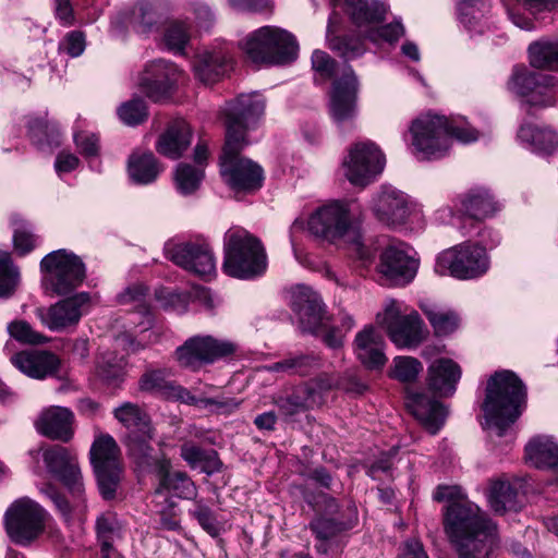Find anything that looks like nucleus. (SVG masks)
Returning <instances> with one entry per match:
<instances>
[{
	"label": "nucleus",
	"instance_id": "1",
	"mask_svg": "<svg viewBox=\"0 0 558 558\" xmlns=\"http://www.w3.org/2000/svg\"><path fill=\"white\" fill-rule=\"evenodd\" d=\"M265 111V99L260 94L240 95L223 109L226 143L220 158V172L234 191L254 192L264 181V171L251 159L240 157L248 144L246 132L253 128Z\"/></svg>",
	"mask_w": 558,
	"mask_h": 558
},
{
	"label": "nucleus",
	"instance_id": "2",
	"mask_svg": "<svg viewBox=\"0 0 558 558\" xmlns=\"http://www.w3.org/2000/svg\"><path fill=\"white\" fill-rule=\"evenodd\" d=\"M444 525L460 558H495L497 526L474 502L449 504Z\"/></svg>",
	"mask_w": 558,
	"mask_h": 558
},
{
	"label": "nucleus",
	"instance_id": "3",
	"mask_svg": "<svg viewBox=\"0 0 558 558\" xmlns=\"http://www.w3.org/2000/svg\"><path fill=\"white\" fill-rule=\"evenodd\" d=\"M526 407V388L511 371L496 372L487 381L482 405L484 427L502 437Z\"/></svg>",
	"mask_w": 558,
	"mask_h": 558
},
{
	"label": "nucleus",
	"instance_id": "4",
	"mask_svg": "<svg viewBox=\"0 0 558 558\" xmlns=\"http://www.w3.org/2000/svg\"><path fill=\"white\" fill-rule=\"evenodd\" d=\"M412 145L421 159L444 157L451 140L463 144L478 140V132L464 120H449L444 116L427 113L414 120L410 126Z\"/></svg>",
	"mask_w": 558,
	"mask_h": 558
},
{
	"label": "nucleus",
	"instance_id": "5",
	"mask_svg": "<svg viewBox=\"0 0 558 558\" xmlns=\"http://www.w3.org/2000/svg\"><path fill=\"white\" fill-rule=\"evenodd\" d=\"M222 270L230 277L250 280L265 274L267 254L260 240L242 228H230L223 238Z\"/></svg>",
	"mask_w": 558,
	"mask_h": 558
},
{
	"label": "nucleus",
	"instance_id": "6",
	"mask_svg": "<svg viewBox=\"0 0 558 558\" xmlns=\"http://www.w3.org/2000/svg\"><path fill=\"white\" fill-rule=\"evenodd\" d=\"M250 60L262 64H287L298 57V44L293 35L275 26H263L242 43Z\"/></svg>",
	"mask_w": 558,
	"mask_h": 558
},
{
	"label": "nucleus",
	"instance_id": "7",
	"mask_svg": "<svg viewBox=\"0 0 558 558\" xmlns=\"http://www.w3.org/2000/svg\"><path fill=\"white\" fill-rule=\"evenodd\" d=\"M40 270L44 288L54 295L70 294L86 277L81 257L64 248L47 254L40 262Z\"/></svg>",
	"mask_w": 558,
	"mask_h": 558
},
{
	"label": "nucleus",
	"instance_id": "8",
	"mask_svg": "<svg viewBox=\"0 0 558 558\" xmlns=\"http://www.w3.org/2000/svg\"><path fill=\"white\" fill-rule=\"evenodd\" d=\"M489 256L484 246L463 242L442 251L436 258L435 271L457 279L469 280L482 277L489 269Z\"/></svg>",
	"mask_w": 558,
	"mask_h": 558
},
{
	"label": "nucleus",
	"instance_id": "9",
	"mask_svg": "<svg viewBox=\"0 0 558 558\" xmlns=\"http://www.w3.org/2000/svg\"><path fill=\"white\" fill-rule=\"evenodd\" d=\"M376 322L386 329L390 340L400 349L417 348L428 336V329L416 311L403 314L398 302L390 300Z\"/></svg>",
	"mask_w": 558,
	"mask_h": 558
},
{
	"label": "nucleus",
	"instance_id": "10",
	"mask_svg": "<svg viewBox=\"0 0 558 558\" xmlns=\"http://www.w3.org/2000/svg\"><path fill=\"white\" fill-rule=\"evenodd\" d=\"M48 518V512L38 502L22 497L7 509L4 529L12 542L27 545L45 531Z\"/></svg>",
	"mask_w": 558,
	"mask_h": 558
},
{
	"label": "nucleus",
	"instance_id": "11",
	"mask_svg": "<svg viewBox=\"0 0 558 558\" xmlns=\"http://www.w3.org/2000/svg\"><path fill=\"white\" fill-rule=\"evenodd\" d=\"M90 462L97 477L101 496L109 500L116 495L121 480V452L109 434L97 436L90 448Z\"/></svg>",
	"mask_w": 558,
	"mask_h": 558
},
{
	"label": "nucleus",
	"instance_id": "12",
	"mask_svg": "<svg viewBox=\"0 0 558 558\" xmlns=\"http://www.w3.org/2000/svg\"><path fill=\"white\" fill-rule=\"evenodd\" d=\"M234 343L211 336H194L177 348L174 354L179 365L193 372L235 352Z\"/></svg>",
	"mask_w": 558,
	"mask_h": 558
},
{
	"label": "nucleus",
	"instance_id": "13",
	"mask_svg": "<svg viewBox=\"0 0 558 558\" xmlns=\"http://www.w3.org/2000/svg\"><path fill=\"white\" fill-rule=\"evenodd\" d=\"M385 156L373 142L355 143L343 160L345 178L353 185L366 186L373 182L385 167Z\"/></svg>",
	"mask_w": 558,
	"mask_h": 558
},
{
	"label": "nucleus",
	"instance_id": "14",
	"mask_svg": "<svg viewBox=\"0 0 558 558\" xmlns=\"http://www.w3.org/2000/svg\"><path fill=\"white\" fill-rule=\"evenodd\" d=\"M553 85V76L531 71L525 66H515L509 82V88L525 98L530 107L535 108L555 105Z\"/></svg>",
	"mask_w": 558,
	"mask_h": 558
},
{
	"label": "nucleus",
	"instance_id": "15",
	"mask_svg": "<svg viewBox=\"0 0 558 558\" xmlns=\"http://www.w3.org/2000/svg\"><path fill=\"white\" fill-rule=\"evenodd\" d=\"M183 72L172 62L155 60L138 76V87L154 101L168 99L183 80Z\"/></svg>",
	"mask_w": 558,
	"mask_h": 558
},
{
	"label": "nucleus",
	"instance_id": "16",
	"mask_svg": "<svg viewBox=\"0 0 558 558\" xmlns=\"http://www.w3.org/2000/svg\"><path fill=\"white\" fill-rule=\"evenodd\" d=\"M350 226L349 209L339 202L319 207L307 220L310 233L328 243H336L342 239Z\"/></svg>",
	"mask_w": 558,
	"mask_h": 558
},
{
	"label": "nucleus",
	"instance_id": "17",
	"mask_svg": "<svg viewBox=\"0 0 558 558\" xmlns=\"http://www.w3.org/2000/svg\"><path fill=\"white\" fill-rule=\"evenodd\" d=\"M165 254L175 265L197 276L210 277L216 272V259L206 243L167 242Z\"/></svg>",
	"mask_w": 558,
	"mask_h": 558
},
{
	"label": "nucleus",
	"instance_id": "18",
	"mask_svg": "<svg viewBox=\"0 0 558 558\" xmlns=\"http://www.w3.org/2000/svg\"><path fill=\"white\" fill-rule=\"evenodd\" d=\"M90 302L87 292L75 293L72 296L58 301L49 307H38L36 316L51 331H63L76 326Z\"/></svg>",
	"mask_w": 558,
	"mask_h": 558
},
{
	"label": "nucleus",
	"instance_id": "19",
	"mask_svg": "<svg viewBox=\"0 0 558 558\" xmlns=\"http://www.w3.org/2000/svg\"><path fill=\"white\" fill-rule=\"evenodd\" d=\"M420 262L404 243L390 244L380 254L378 272L393 284L404 286L416 276Z\"/></svg>",
	"mask_w": 558,
	"mask_h": 558
},
{
	"label": "nucleus",
	"instance_id": "20",
	"mask_svg": "<svg viewBox=\"0 0 558 558\" xmlns=\"http://www.w3.org/2000/svg\"><path fill=\"white\" fill-rule=\"evenodd\" d=\"M43 460L48 472L59 480L73 494L84 492L82 473L77 458L68 448L56 445L43 451Z\"/></svg>",
	"mask_w": 558,
	"mask_h": 558
},
{
	"label": "nucleus",
	"instance_id": "21",
	"mask_svg": "<svg viewBox=\"0 0 558 558\" xmlns=\"http://www.w3.org/2000/svg\"><path fill=\"white\" fill-rule=\"evenodd\" d=\"M359 82L352 68L345 65L340 77H336L330 92L329 112L337 124L351 121L356 116Z\"/></svg>",
	"mask_w": 558,
	"mask_h": 558
},
{
	"label": "nucleus",
	"instance_id": "22",
	"mask_svg": "<svg viewBox=\"0 0 558 558\" xmlns=\"http://www.w3.org/2000/svg\"><path fill=\"white\" fill-rule=\"evenodd\" d=\"M290 304L304 332L317 335L323 328L324 305L320 296L310 287L299 284L290 290Z\"/></svg>",
	"mask_w": 558,
	"mask_h": 558
},
{
	"label": "nucleus",
	"instance_id": "23",
	"mask_svg": "<svg viewBox=\"0 0 558 558\" xmlns=\"http://www.w3.org/2000/svg\"><path fill=\"white\" fill-rule=\"evenodd\" d=\"M372 209L376 218L387 226L403 225L410 214L405 194L391 186H384L374 197Z\"/></svg>",
	"mask_w": 558,
	"mask_h": 558
},
{
	"label": "nucleus",
	"instance_id": "24",
	"mask_svg": "<svg viewBox=\"0 0 558 558\" xmlns=\"http://www.w3.org/2000/svg\"><path fill=\"white\" fill-rule=\"evenodd\" d=\"M353 345L357 360L366 368L378 369L386 364L387 357L384 353V339L373 326H365L359 331Z\"/></svg>",
	"mask_w": 558,
	"mask_h": 558
},
{
	"label": "nucleus",
	"instance_id": "25",
	"mask_svg": "<svg viewBox=\"0 0 558 558\" xmlns=\"http://www.w3.org/2000/svg\"><path fill=\"white\" fill-rule=\"evenodd\" d=\"M74 415L63 407H49L41 411L35 422L37 432L50 439L69 441L72 438Z\"/></svg>",
	"mask_w": 558,
	"mask_h": 558
},
{
	"label": "nucleus",
	"instance_id": "26",
	"mask_svg": "<svg viewBox=\"0 0 558 558\" xmlns=\"http://www.w3.org/2000/svg\"><path fill=\"white\" fill-rule=\"evenodd\" d=\"M10 360L19 371L35 379L53 375L60 364L57 355L46 350L22 351L12 355Z\"/></svg>",
	"mask_w": 558,
	"mask_h": 558
},
{
	"label": "nucleus",
	"instance_id": "27",
	"mask_svg": "<svg viewBox=\"0 0 558 558\" xmlns=\"http://www.w3.org/2000/svg\"><path fill=\"white\" fill-rule=\"evenodd\" d=\"M407 407L421 424L430 433L436 434L445 424L448 411L444 404L425 393L408 397Z\"/></svg>",
	"mask_w": 558,
	"mask_h": 558
},
{
	"label": "nucleus",
	"instance_id": "28",
	"mask_svg": "<svg viewBox=\"0 0 558 558\" xmlns=\"http://www.w3.org/2000/svg\"><path fill=\"white\" fill-rule=\"evenodd\" d=\"M156 474L159 480L157 494L168 492L184 499H192L196 496L197 490L193 481L185 472H171L169 459L162 457L156 461Z\"/></svg>",
	"mask_w": 558,
	"mask_h": 558
},
{
	"label": "nucleus",
	"instance_id": "29",
	"mask_svg": "<svg viewBox=\"0 0 558 558\" xmlns=\"http://www.w3.org/2000/svg\"><path fill=\"white\" fill-rule=\"evenodd\" d=\"M454 208L464 216L482 220L492 217L499 209V205L487 190L477 187L459 195L454 201Z\"/></svg>",
	"mask_w": 558,
	"mask_h": 558
},
{
	"label": "nucleus",
	"instance_id": "30",
	"mask_svg": "<svg viewBox=\"0 0 558 558\" xmlns=\"http://www.w3.org/2000/svg\"><path fill=\"white\" fill-rule=\"evenodd\" d=\"M192 131L184 120H174L159 135L156 150L170 159H178L191 144Z\"/></svg>",
	"mask_w": 558,
	"mask_h": 558
},
{
	"label": "nucleus",
	"instance_id": "31",
	"mask_svg": "<svg viewBox=\"0 0 558 558\" xmlns=\"http://www.w3.org/2000/svg\"><path fill=\"white\" fill-rule=\"evenodd\" d=\"M461 378L460 366L450 359H439L428 367V387L439 397H450Z\"/></svg>",
	"mask_w": 558,
	"mask_h": 558
},
{
	"label": "nucleus",
	"instance_id": "32",
	"mask_svg": "<svg viewBox=\"0 0 558 558\" xmlns=\"http://www.w3.org/2000/svg\"><path fill=\"white\" fill-rule=\"evenodd\" d=\"M275 404L284 420H291L317 404V393L312 385L303 384L294 387L290 392L277 397Z\"/></svg>",
	"mask_w": 558,
	"mask_h": 558
},
{
	"label": "nucleus",
	"instance_id": "33",
	"mask_svg": "<svg viewBox=\"0 0 558 558\" xmlns=\"http://www.w3.org/2000/svg\"><path fill=\"white\" fill-rule=\"evenodd\" d=\"M232 58L226 49L206 51L194 63L195 76L204 84H213L231 68Z\"/></svg>",
	"mask_w": 558,
	"mask_h": 558
},
{
	"label": "nucleus",
	"instance_id": "34",
	"mask_svg": "<svg viewBox=\"0 0 558 558\" xmlns=\"http://www.w3.org/2000/svg\"><path fill=\"white\" fill-rule=\"evenodd\" d=\"M526 459L537 469L558 472V444L550 436H536L525 446Z\"/></svg>",
	"mask_w": 558,
	"mask_h": 558
},
{
	"label": "nucleus",
	"instance_id": "35",
	"mask_svg": "<svg viewBox=\"0 0 558 558\" xmlns=\"http://www.w3.org/2000/svg\"><path fill=\"white\" fill-rule=\"evenodd\" d=\"M489 13L488 0H461L458 4V19L470 33L483 34L488 29Z\"/></svg>",
	"mask_w": 558,
	"mask_h": 558
},
{
	"label": "nucleus",
	"instance_id": "36",
	"mask_svg": "<svg viewBox=\"0 0 558 558\" xmlns=\"http://www.w3.org/2000/svg\"><path fill=\"white\" fill-rule=\"evenodd\" d=\"M166 399L180 401L187 405H194L199 409L209 408L217 413H230L239 407L235 399H214V398H197L189 389L183 386L172 384Z\"/></svg>",
	"mask_w": 558,
	"mask_h": 558
},
{
	"label": "nucleus",
	"instance_id": "37",
	"mask_svg": "<svg viewBox=\"0 0 558 558\" xmlns=\"http://www.w3.org/2000/svg\"><path fill=\"white\" fill-rule=\"evenodd\" d=\"M161 171L162 167L151 151L136 150L129 157L128 172L137 184L153 183Z\"/></svg>",
	"mask_w": 558,
	"mask_h": 558
},
{
	"label": "nucleus",
	"instance_id": "38",
	"mask_svg": "<svg viewBox=\"0 0 558 558\" xmlns=\"http://www.w3.org/2000/svg\"><path fill=\"white\" fill-rule=\"evenodd\" d=\"M343 7L352 22L357 26L379 23L385 20L389 7L380 1L343 0Z\"/></svg>",
	"mask_w": 558,
	"mask_h": 558
},
{
	"label": "nucleus",
	"instance_id": "39",
	"mask_svg": "<svg viewBox=\"0 0 558 558\" xmlns=\"http://www.w3.org/2000/svg\"><path fill=\"white\" fill-rule=\"evenodd\" d=\"M518 138L542 154H553L558 148V134L547 126L522 124L518 131Z\"/></svg>",
	"mask_w": 558,
	"mask_h": 558
},
{
	"label": "nucleus",
	"instance_id": "40",
	"mask_svg": "<svg viewBox=\"0 0 558 558\" xmlns=\"http://www.w3.org/2000/svg\"><path fill=\"white\" fill-rule=\"evenodd\" d=\"M154 438V428L149 426L146 430H141L137 433H129L126 437V447L129 454L135 460V462L141 466H154L156 471V461L160 460L155 459L151 454L153 447L150 441Z\"/></svg>",
	"mask_w": 558,
	"mask_h": 558
},
{
	"label": "nucleus",
	"instance_id": "41",
	"mask_svg": "<svg viewBox=\"0 0 558 558\" xmlns=\"http://www.w3.org/2000/svg\"><path fill=\"white\" fill-rule=\"evenodd\" d=\"M488 502L497 514L519 509L518 493L508 481H492L488 490Z\"/></svg>",
	"mask_w": 558,
	"mask_h": 558
},
{
	"label": "nucleus",
	"instance_id": "42",
	"mask_svg": "<svg viewBox=\"0 0 558 558\" xmlns=\"http://www.w3.org/2000/svg\"><path fill=\"white\" fill-rule=\"evenodd\" d=\"M96 532L100 542L101 557L114 558L112 543L121 536V524L113 512H104L96 520Z\"/></svg>",
	"mask_w": 558,
	"mask_h": 558
},
{
	"label": "nucleus",
	"instance_id": "43",
	"mask_svg": "<svg viewBox=\"0 0 558 558\" xmlns=\"http://www.w3.org/2000/svg\"><path fill=\"white\" fill-rule=\"evenodd\" d=\"M530 64L535 69L558 71V39L542 38L527 48Z\"/></svg>",
	"mask_w": 558,
	"mask_h": 558
},
{
	"label": "nucleus",
	"instance_id": "44",
	"mask_svg": "<svg viewBox=\"0 0 558 558\" xmlns=\"http://www.w3.org/2000/svg\"><path fill=\"white\" fill-rule=\"evenodd\" d=\"M421 308L436 336H448L458 329L460 319L456 312L433 304H424Z\"/></svg>",
	"mask_w": 558,
	"mask_h": 558
},
{
	"label": "nucleus",
	"instance_id": "45",
	"mask_svg": "<svg viewBox=\"0 0 558 558\" xmlns=\"http://www.w3.org/2000/svg\"><path fill=\"white\" fill-rule=\"evenodd\" d=\"M310 529L318 541L315 546L318 554L326 555L329 550L328 543L344 531V523L335 519L318 517L311 521Z\"/></svg>",
	"mask_w": 558,
	"mask_h": 558
},
{
	"label": "nucleus",
	"instance_id": "46",
	"mask_svg": "<svg viewBox=\"0 0 558 558\" xmlns=\"http://www.w3.org/2000/svg\"><path fill=\"white\" fill-rule=\"evenodd\" d=\"M181 457L191 466H201L207 474L218 472L222 465L215 450H205L195 445L184 444L181 447Z\"/></svg>",
	"mask_w": 558,
	"mask_h": 558
},
{
	"label": "nucleus",
	"instance_id": "47",
	"mask_svg": "<svg viewBox=\"0 0 558 558\" xmlns=\"http://www.w3.org/2000/svg\"><path fill=\"white\" fill-rule=\"evenodd\" d=\"M114 417L128 428L129 433L146 430L151 426L148 414L137 404L125 402L113 411Z\"/></svg>",
	"mask_w": 558,
	"mask_h": 558
},
{
	"label": "nucleus",
	"instance_id": "48",
	"mask_svg": "<svg viewBox=\"0 0 558 558\" xmlns=\"http://www.w3.org/2000/svg\"><path fill=\"white\" fill-rule=\"evenodd\" d=\"M162 5V0H140L133 10L130 23L138 32L149 31L157 23Z\"/></svg>",
	"mask_w": 558,
	"mask_h": 558
},
{
	"label": "nucleus",
	"instance_id": "49",
	"mask_svg": "<svg viewBox=\"0 0 558 558\" xmlns=\"http://www.w3.org/2000/svg\"><path fill=\"white\" fill-rule=\"evenodd\" d=\"M169 372L166 369L146 371L138 381L140 389L166 398L173 384L169 379Z\"/></svg>",
	"mask_w": 558,
	"mask_h": 558
},
{
	"label": "nucleus",
	"instance_id": "50",
	"mask_svg": "<svg viewBox=\"0 0 558 558\" xmlns=\"http://www.w3.org/2000/svg\"><path fill=\"white\" fill-rule=\"evenodd\" d=\"M330 25L327 29V38L329 48L339 53L345 60H352L361 57L365 52L364 43L361 38L344 36V37H330Z\"/></svg>",
	"mask_w": 558,
	"mask_h": 558
},
{
	"label": "nucleus",
	"instance_id": "51",
	"mask_svg": "<svg viewBox=\"0 0 558 558\" xmlns=\"http://www.w3.org/2000/svg\"><path fill=\"white\" fill-rule=\"evenodd\" d=\"M203 177L204 173L201 169L187 163H179L174 174L178 191L183 195L194 193L198 189Z\"/></svg>",
	"mask_w": 558,
	"mask_h": 558
},
{
	"label": "nucleus",
	"instance_id": "52",
	"mask_svg": "<svg viewBox=\"0 0 558 558\" xmlns=\"http://www.w3.org/2000/svg\"><path fill=\"white\" fill-rule=\"evenodd\" d=\"M19 283V271L14 267L11 256L0 252V298L10 296Z\"/></svg>",
	"mask_w": 558,
	"mask_h": 558
},
{
	"label": "nucleus",
	"instance_id": "53",
	"mask_svg": "<svg viewBox=\"0 0 558 558\" xmlns=\"http://www.w3.org/2000/svg\"><path fill=\"white\" fill-rule=\"evenodd\" d=\"M118 116L124 124L134 126L147 120L148 111L143 99L134 98L118 108Z\"/></svg>",
	"mask_w": 558,
	"mask_h": 558
},
{
	"label": "nucleus",
	"instance_id": "54",
	"mask_svg": "<svg viewBox=\"0 0 558 558\" xmlns=\"http://www.w3.org/2000/svg\"><path fill=\"white\" fill-rule=\"evenodd\" d=\"M9 335L16 341L24 344H44L48 342V337L36 331L25 320H14L8 325Z\"/></svg>",
	"mask_w": 558,
	"mask_h": 558
},
{
	"label": "nucleus",
	"instance_id": "55",
	"mask_svg": "<svg viewBox=\"0 0 558 558\" xmlns=\"http://www.w3.org/2000/svg\"><path fill=\"white\" fill-rule=\"evenodd\" d=\"M422 363L412 356H397L393 360L391 377L403 383L414 381L422 372Z\"/></svg>",
	"mask_w": 558,
	"mask_h": 558
},
{
	"label": "nucleus",
	"instance_id": "56",
	"mask_svg": "<svg viewBox=\"0 0 558 558\" xmlns=\"http://www.w3.org/2000/svg\"><path fill=\"white\" fill-rule=\"evenodd\" d=\"M124 361L111 354L102 355L97 362V375L105 381L112 384L123 376Z\"/></svg>",
	"mask_w": 558,
	"mask_h": 558
},
{
	"label": "nucleus",
	"instance_id": "57",
	"mask_svg": "<svg viewBox=\"0 0 558 558\" xmlns=\"http://www.w3.org/2000/svg\"><path fill=\"white\" fill-rule=\"evenodd\" d=\"M190 39L189 26L181 21L172 22L165 33V43L170 50L181 52Z\"/></svg>",
	"mask_w": 558,
	"mask_h": 558
},
{
	"label": "nucleus",
	"instance_id": "58",
	"mask_svg": "<svg viewBox=\"0 0 558 558\" xmlns=\"http://www.w3.org/2000/svg\"><path fill=\"white\" fill-rule=\"evenodd\" d=\"M190 513L209 535L217 536L219 534V526L215 512L202 500L195 501Z\"/></svg>",
	"mask_w": 558,
	"mask_h": 558
},
{
	"label": "nucleus",
	"instance_id": "59",
	"mask_svg": "<svg viewBox=\"0 0 558 558\" xmlns=\"http://www.w3.org/2000/svg\"><path fill=\"white\" fill-rule=\"evenodd\" d=\"M291 375L306 376L320 366V360L314 354L290 355Z\"/></svg>",
	"mask_w": 558,
	"mask_h": 558
},
{
	"label": "nucleus",
	"instance_id": "60",
	"mask_svg": "<svg viewBox=\"0 0 558 558\" xmlns=\"http://www.w3.org/2000/svg\"><path fill=\"white\" fill-rule=\"evenodd\" d=\"M404 35V26L400 21H393L390 24H387L380 28L371 29L366 34V38L371 41H378L379 39H384L388 43H393L399 40Z\"/></svg>",
	"mask_w": 558,
	"mask_h": 558
},
{
	"label": "nucleus",
	"instance_id": "61",
	"mask_svg": "<svg viewBox=\"0 0 558 558\" xmlns=\"http://www.w3.org/2000/svg\"><path fill=\"white\" fill-rule=\"evenodd\" d=\"M312 66L315 72L319 73L325 78H330L338 75V68L333 59L322 50H315L312 56Z\"/></svg>",
	"mask_w": 558,
	"mask_h": 558
},
{
	"label": "nucleus",
	"instance_id": "62",
	"mask_svg": "<svg viewBox=\"0 0 558 558\" xmlns=\"http://www.w3.org/2000/svg\"><path fill=\"white\" fill-rule=\"evenodd\" d=\"M349 250L352 257L364 268H367L375 259L374 251L364 245L359 234L354 235Z\"/></svg>",
	"mask_w": 558,
	"mask_h": 558
},
{
	"label": "nucleus",
	"instance_id": "63",
	"mask_svg": "<svg viewBox=\"0 0 558 558\" xmlns=\"http://www.w3.org/2000/svg\"><path fill=\"white\" fill-rule=\"evenodd\" d=\"M78 151L85 157L96 156L99 151V140L95 134L80 132L74 135Z\"/></svg>",
	"mask_w": 558,
	"mask_h": 558
},
{
	"label": "nucleus",
	"instance_id": "64",
	"mask_svg": "<svg viewBox=\"0 0 558 558\" xmlns=\"http://www.w3.org/2000/svg\"><path fill=\"white\" fill-rule=\"evenodd\" d=\"M71 57H78L85 50V36L82 32L73 31L66 34L64 40L60 45Z\"/></svg>",
	"mask_w": 558,
	"mask_h": 558
}]
</instances>
